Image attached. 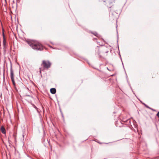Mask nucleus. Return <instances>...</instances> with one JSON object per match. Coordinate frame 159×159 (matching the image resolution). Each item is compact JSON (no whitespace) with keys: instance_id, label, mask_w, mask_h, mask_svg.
<instances>
[{"instance_id":"nucleus-3","label":"nucleus","mask_w":159,"mask_h":159,"mask_svg":"<svg viewBox=\"0 0 159 159\" xmlns=\"http://www.w3.org/2000/svg\"><path fill=\"white\" fill-rule=\"evenodd\" d=\"M10 75H11V80L12 82L13 85L15 86V83L14 80V72L12 70L11 67V68L10 69Z\"/></svg>"},{"instance_id":"nucleus-6","label":"nucleus","mask_w":159,"mask_h":159,"mask_svg":"<svg viewBox=\"0 0 159 159\" xmlns=\"http://www.w3.org/2000/svg\"><path fill=\"white\" fill-rule=\"evenodd\" d=\"M3 45H5V43H6V41L5 39V36L4 33H3Z\"/></svg>"},{"instance_id":"nucleus-1","label":"nucleus","mask_w":159,"mask_h":159,"mask_svg":"<svg viewBox=\"0 0 159 159\" xmlns=\"http://www.w3.org/2000/svg\"><path fill=\"white\" fill-rule=\"evenodd\" d=\"M28 44L35 50L42 51L43 49L42 45L38 42H33L31 41H26Z\"/></svg>"},{"instance_id":"nucleus-7","label":"nucleus","mask_w":159,"mask_h":159,"mask_svg":"<svg viewBox=\"0 0 159 159\" xmlns=\"http://www.w3.org/2000/svg\"><path fill=\"white\" fill-rule=\"evenodd\" d=\"M142 104H143L145 106V107H146L149 108V109H152V110L153 111H154V110L153 109H152V108H151L150 107H148V105H146L144 103H142Z\"/></svg>"},{"instance_id":"nucleus-10","label":"nucleus","mask_w":159,"mask_h":159,"mask_svg":"<svg viewBox=\"0 0 159 159\" xmlns=\"http://www.w3.org/2000/svg\"><path fill=\"white\" fill-rule=\"evenodd\" d=\"M39 70H39V72L41 74V68H39Z\"/></svg>"},{"instance_id":"nucleus-9","label":"nucleus","mask_w":159,"mask_h":159,"mask_svg":"<svg viewBox=\"0 0 159 159\" xmlns=\"http://www.w3.org/2000/svg\"><path fill=\"white\" fill-rule=\"evenodd\" d=\"M156 116H157L158 118H159V111L158 112V113L157 114Z\"/></svg>"},{"instance_id":"nucleus-14","label":"nucleus","mask_w":159,"mask_h":159,"mask_svg":"<svg viewBox=\"0 0 159 159\" xmlns=\"http://www.w3.org/2000/svg\"><path fill=\"white\" fill-rule=\"evenodd\" d=\"M35 108L36 109H37V107H35Z\"/></svg>"},{"instance_id":"nucleus-13","label":"nucleus","mask_w":159,"mask_h":159,"mask_svg":"<svg viewBox=\"0 0 159 159\" xmlns=\"http://www.w3.org/2000/svg\"><path fill=\"white\" fill-rule=\"evenodd\" d=\"M108 52V51H106V53H107V52Z\"/></svg>"},{"instance_id":"nucleus-12","label":"nucleus","mask_w":159,"mask_h":159,"mask_svg":"<svg viewBox=\"0 0 159 159\" xmlns=\"http://www.w3.org/2000/svg\"><path fill=\"white\" fill-rule=\"evenodd\" d=\"M119 55H120V59H121V57L120 55V54H119Z\"/></svg>"},{"instance_id":"nucleus-11","label":"nucleus","mask_w":159,"mask_h":159,"mask_svg":"<svg viewBox=\"0 0 159 159\" xmlns=\"http://www.w3.org/2000/svg\"><path fill=\"white\" fill-rule=\"evenodd\" d=\"M26 96H30V97H32V96H30V95H26Z\"/></svg>"},{"instance_id":"nucleus-5","label":"nucleus","mask_w":159,"mask_h":159,"mask_svg":"<svg viewBox=\"0 0 159 159\" xmlns=\"http://www.w3.org/2000/svg\"><path fill=\"white\" fill-rule=\"evenodd\" d=\"M1 130L2 133L3 134H5L6 133L5 129L3 126H2L1 128Z\"/></svg>"},{"instance_id":"nucleus-8","label":"nucleus","mask_w":159,"mask_h":159,"mask_svg":"<svg viewBox=\"0 0 159 159\" xmlns=\"http://www.w3.org/2000/svg\"><path fill=\"white\" fill-rule=\"evenodd\" d=\"M92 33L95 36H98V34L97 33V32H92Z\"/></svg>"},{"instance_id":"nucleus-2","label":"nucleus","mask_w":159,"mask_h":159,"mask_svg":"<svg viewBox=\"0 0 159 159\" xmlns=\"http://www.w3.org/2000/svg\"><path fill=\"white\" fill-rule=\"evenodd\" d=\"M51 64V63L49 61L43 60V61L41 65H42L45 68L48 69L50 67Z\"/></svg>"},{"instance_id":"nucleus-4","label":"nucleus","mask_w":159,"mask_h":159,"mask_svg":"<svg viewBox=\"0 0 159 159\" xmlns=\"http://www.w3.org/2000/svg\"><path fill=\"white\" fill-rule=\"evenodd\" d=\"M50 92L52 94H54L56 93V89L54 88H52L50 89Z\"/></svg>"}]
</instances>
